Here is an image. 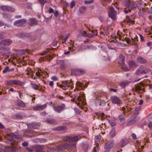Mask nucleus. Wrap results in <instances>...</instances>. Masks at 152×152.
I'll return each mask as SVG.
<instances>
[{"instance_id":"f257e3e1","label":"nucleus","mask_w":152,"mask_h":152,"mask_svg":"<svg viewBox=\"0 0 152 152\" xmlns=\"http://www.w3.org/2000/svg\"><path fill=\"white\" fill-rule=\"evenodd\" d=\"M85 98L84 93L81 92L77 98V101L76 102L77 105L82 109L83 108V106L85 105L86 104Z\"/></svg>"},{"instance_id":"f03ea898","label":"nucleus","mask_w":152,"mask_h":152,"mask_svg":"<svg viewBox=\"0 0 152 152\" xmlns=\"http://www.w3.org/2000/svg\"><path fill=\"white\" fill-rule=\"evenodd\" d=\"M56 84L57 86L62 88L63 90H66L69 87L72 88L73 83L71 81L68 80L62 82L61 84L57 83Z\"/></svg>"},{"instance_id":"7ed1b4c3","label":"nucleus","mask_w":152,"mask_h":152,"mask_svg":"<svg viewBox=\"0 0 152 152\" xmlns=\"http://www.w3.org/2000/svg\"><path fill=\"white\" fill-rule=\"evenodd\" d=\"M118 63L120 65L121 68L125 71H128L129 69L124 64V57L122 54H120L118 59Z\"/></svg>"},{"instance_id":"20e7f679","label":"nucleus","mask_w":152,"mask_h":152,"mask_svg":"<svg viewBox=\"0 0 152 152\" xmlns=\"http://www.w3.org/2000/svg\"><path fill=\"white\" fill-rule=\"evenodd\" d=\"M126 7L131 12L132 10H134L136 8L137 5L133 1L128 0L126 3Z\"/></svg>"},{"instance_id":"39448f33","label":"nucleus","mask_w":152,"mask_h":152,"mask_svg":"<svg viewBox=\"0 0 152 152\" xmlns=\"http://www.w3.org/2000/svg\"><path fill=\"white\" fill-rule=\"evenodd\" d=\"M64 148L70 149L72 148L70 150V152H76L75 148H76V143L69 144L65 143L63 144Z\"/></svg>"},{"instance_id":"423d86ee","label":"nucleus","mask_w":152,"mask_h":152,"mask_svg":"<svg viewBox=\"0 0 152 152\" xmlns=\"http://www.w3.org/2000/svg\"><path fill=\"white\" fill-rule=\"evenodd\" d=\"M40 124L39 123H32L31 124H28L27 126L28 130V132L29 133H33V132L30 130V129L31 128L36 129L39 128L40 126Z\"/></svg>"},{"instance_id":"0eeeda50","label":"nucleus","mask_w":152,"mask_h":152,"mask_svg":"<svg viewBox=\"0 0 152 152\" xmlns=\"http://www.w3.org/2000/svg\"><path fill=\"white\" fill-rule=\"evenodd\" d=\"M85 71L83 69H76L71 71V74L72 75H80L84 74Z\"/></svg>"},{"instance_id":"6e6552de","label":"nucleus","mask_w":152,"mask_h":152,"mask_svg":"<svg viewBox=\"0 0 152 152\" xmlns=\"http://www.w3.org/2000/svg\"><path fill=\"white\" fill-rule=\"evenodd\" d=\"M79 138L78 136H75L74 137H71L69 136H66L64 137V140L65 141H68L70 143L73 142H76L77 141Z\"/></svg>"},{"instance_id":"1a4fd4ad","label":"nucleus","mask_w":152,"mask_h":152,"mask_svg":"<svg viewBox=\"0 0 152 152\" xmlns=\"http://www.w3.org/2000/svg\"><path fill=\"white\" fill-rule=\"evenodd\" d=\"M137 38V37L135 35L134 37H132L131 40L127 38H125V40L127 44H131L134 45L137 44V42L138 41Z\"/></svg>"},{"instance_id":"9d476101","label":"nucleus","mask_w":152,"mask_h":152,"mask_svg":"<svg viewBox=\"0 0 152 152\" xmlns=\"http://www.w3.org/2000/svg\"><path fill=\"white\" fill-rule=\"evenodd\" d=\"M111 101L114 104H116L120 105L122 104L120 99L116 96H113L110 97Z\"/></svg>"},{"instance_id":"9b49d317","label":"nucleus","mask_w":152,"mask_h":152,"mask_svg":"<svg viewBox=\"0 0 152 152\" xmlns=\"http://www.w3.org/2000/svg\"><path fill=\"white\" fill-rule=\"evenodd\" d=\"M88 84V83L84 84V83H81L80 82L77 81L76 83V88L79 90L83 89L87 87Z\"/></svg>"},{"instance_id":"f8f14e48","label":"nucleus","mask_w":152,"mask_h":152,"mask_svg":"<svg viewBox=\"0 0 152 152\" xmlns=\"http://www.w3.org/2000/svg\"><path fill=\"white\" fill-rule=\"evenodd\" d=\"M116 13L114 8L112 7H109L108 14L109 17L113 19L115 18V16Z\"/></svg>"},{"instance_id":"ddd939ff","label":"nucleus","mask_w":152,"mask_h":152,"mask_svg":"<svg viewBox=\"0 0 152 152\" xmlns=\"http://www.w3.org/2000/svg\"><path fill=\"white\" fill-rule=\"evenodd\" d=\"M26 22V20L25 19H20L15 21L14 23V25L17 27L22 26Z\"/></svg>"},{"instance_id":"4468645a","label":"nucleus","mask_w":152,"mask_h":152,"mask_svg":"<svg viewBox=\"0 0 152 152\" xmlns=\"http://www.w3.org/2000/svg\"><path fill=\"white\" fill-rule=\"evenodd\" d=\"M99 114V117H100L101 120H103L105 118H107V119L108 120L109 123L112 126H115L116 125L115 123V122L108 120V119L107 118V116L105 115L104 113H100Z\"/></svg>"},{"instance_id":"2eb2a0df","label":"nucleus","mask_w":152,"mask_h":152,"mask_svg":"<svg viewBox=\"0 0 152 152\" xmlns=\"http://www.w3.org/2000/svg\"><path fill=\"white\" fill-rule=\"evenodd\" d=\"M65 105L62 104L58 106H54L53 107V109L54 110L58 113H60L65 108Z\"/></svg>"},{"instance_id":"dca6fc26","label":"nucleus","mask_w":152,"mask_h":152,"mask_svg":"<svg viewBox=\"0 0 152 152\" xmlns=\"http://www.w3.org/2000/svg\"><path fill=\"white\" fill-rule=\"evenodd\" d=\"M139 119H138L136 116H133L126 124V125L127 126H129L134 124L138 121Z\"/></svg>"},{"instance_id":"f3484780","label":"nucleus","mask_w":152,"mask_h":152,"mask_svg":"<svg viewBox=\"0 0 152 152\" xmlns=\"http://www.w3.org/2000/svg\"><path fill=\"white\" fill-rule=\"evenodd\" d=\"M15 150L14 147L6 146L4 149L0 148V152H15Z\"/></svg>"},{"instance_id":"a211bd4d","label":"nucleus","mask_w":152,"mask_h":152,"mask_svg":"<svg viewBox=\"0 0 152 152\" xmlns=\"http://www.w3.org/2000/svg\"><path fill=\"white\" fill-rule=\"evenodd\" d=\"M45 73L47 74V73H46L43 70L40 69L38 70L36 72L35 74L36 76L39 78L42 77L44 78L45 76Z\"/></svg>"},{"instance_id":"6ab92c4d","label":"nucleus","mask_w":152,"mask_h":152,"mask_svg":"<svg viewBox=\"0 0 152 152\" xmlns=\"http://www.w3.org/2000/svg\"><path fill=\"white\" fill-rule=\"evenodd\" d=\"M47 107L46 104L41 105H37L33 107V110L35 111H40L45 109Z\"/></svg>"},{"instance_id":"aec40b11","label":"nucleus","mask_w":152,"mask_h":152,"mask_svg":"<svg viewBox=\"0 0 152 152\" xmlns=\"http://www.w3.org/2000/svg\"><path fill=\"white\" fill-rule=\"evenodd\" d=\"M1 9L3 11H8L11 12H14L15 10L14 8L10 7L5 6H2L0 7Z\"/></svg>"},{"instance_id":"412c9836","label":"nucleus","mask_w":152,"mask_h":152,"mask_svg":"<svg viewBox=\"0 0 152 152\" xmlns=\"http://www.w3.org/2000/svg\"><path fill=\"white\" fill-rule=\"evenodd\" d=\"M7 85H20L21 83L19 80H10L7 82Z\"/></svg>"},{"instance_id":"4be33fe9","label":"nucleus","mask_w":152,"mask_h":152,"mask_svg":"<svg viewBox=\"0 0 152 152\" xmlns=\"http://www.w3.org/2000/svg\"><path fill=\"white\" fill-rule=\"evenodd\" d=\"M28 22L29 25L33 26L37 24L38 20L34 18H32L28 20Z\"/></svg>"},{"instance_id":"5701e85b","label":"nucleus","mask_w":152,"mask_h":152,"mask_svg":"<svg viewBox=\"0 0 152 152\" xmlns=\"http://www.w3.org/2000/svg\"><path fill=\"white\" fill-rule=\"evenodd\" d=\"M12 43L11 40L10 39L2 40L0 42V45H9Z\"/></svg>"},{"instance_id":"b1692460","label":"nucleus","mask_w":152,"mask_h":152,"mask_svg":"<svg viewBox=\"0 0 152 152\" xmlns=\"http://www.w3.org/2000/svg\"><path fill=\"white\" fill-rule=\"evenodd\" d=\"M114 145V142L112 141H109L105 144L104 148L106 149H109L113 147Z\"/></svg>"},{"instance_id":"393cba45","label":"nucleus","mask_w":152,"mask_h":152,"mask_svg":"<svg viewBox=\"0 0 152 152\" xmlns=\"http://www.w3.org/2000/svg\"><path fill=\"white\" fill-rule=\"evenodd\" d=\"M129 142V141L126 138L122 139L120 142V145L121 147H123Z\"/></svg>"},{"instance_id":"a878e982","label":"nucleus","mask_w":152,"mask_h":152,"mask_svg":"<svg viewBox=\"0 0 152 152\" xmlns=\"http://www.w3.org/2000/svg\"><path fill=\"white\" fill-rule=\"evenodd\" d=\"M128 64L129 67L131 69H134L136 67L137 65V64L133 61H130L128 62Z\"/></svg>"},{"instance_id":"bb28decb","label":"nucleus","mask_w":152,"mask_h":152,"mask_svg":"<svg viewBox=\"0 0 152 152\" xmlns=\"http://www.w3.org/2000/svg\"><path fill=\"white\" fill-rule=\"evenodd\" d=\"M17 35L18 37L20 38H24L26 37H30V34L28 33H20Z\"/></svg>"},{"instance_id":"cd10ccee","label":"nucleus","mask_w":152,"mask_h":152,"mask_svg":"<svg viewBox=\"0 0 152 152\" xmlns=\"http://www.w3.org/2000/svg\"><path fill=\"white\" fill-rule=\"evenodd\" d=\"M44 148V146L41 145H37L35 147L36 152H41Z\"/></svg>"},{"instance_id":"c85d7f7f","label":"nucleus","mask_w":152,"mask_h":152,"mask_svg":"<svg viewBox=\"0 0 152 152\" xmlns=\"http://www.w3.org/2000/svg\"><path fill=\"white\" fill-rule=\"evenodd\" d=\"M137 60L140 64H145L147 62V61L145 59L141 56L137 57Z\"/></svg>"},{"instance_id":"c756f323","label":"nucleus","mask_w":152,"mask_h":152,"mask_svg":"<svg viewBox=\"0 0 152 152\" xmlns=\"http://www.w3.org/2000/svg\"><path fill=\"white\" fill-rule=\"evenodd\" d=\"M67 65L66 63L64 61H61L60 63V69L62 70H64L66 67Z\"/></svg>"},{"instance_id":"7c9ffc66","label":"nucleus","mask_w":152,"mask_h":152,"mask_svg":"<svg viewBox=\"0 0 152 152\" xmlns=\"http://www.w3.org/2000/svg\"><path fill=\"white\" fill-rule=\"evenodd\" d=\"M135 74L137 75L143 74L141 66L139 67L136 70L135 72Z\"/></svg>"},{"instance_id":"2f4dec72","label":"nucleus","mask_w":152,"mask_h":152,"mask_svg":"<svg viewBox=\"0 0 152 152\" xmlns=\"http://www.w3.org/2000/svg\"><path fill=\"white\" fill-rule=\"evenodd\" d=\"M46 122L49 124H56V121L53 119L47 118L46 119Z\"/></svg>"},{"instance_id":"473e14b6","label":"nucleus","mask_w":152,"mask_h":152,"mask_svg":"<svg viewBox=\"0 0 152 152\" xmlns=\"http://www.w3.org/2000/svg\"><path fill=\"white\" fill-rule=\"evenodd\" d=\"M8 139L10 141H14V138H16V136L14 134V133H11L9 134V136H8Z\"/></svg>"},{"instance_id":"72a5a7b5","label":"nucleus","mask_w":152,"mask_h":152,"mask_svg":"<svg viewBox=\"0 0 152 152\" xmlns=\"http://www.w3.org/2000/svg\"><path fill=\"white\" fill-rule=\"evenodd\" d=\"M66 128L64 126H61L56 127L54 129L56 131H62L66 129Z\"/></svg>"},{"instance_id":"f704fd0d","label":"nucleus","mask_w":152,"mask_h":152,"mask_svg":"<svg viewBox=\"0 0 152 152\" xmlns=\"http://www.w3.org/2000/svg\"><path fill=\"white\" fill-rule=\"evenodd\" d=\"M143 74H146L150 71V69L146 67L141 66Z\"/></svg>"},{"instance_id":"c9c22d12","label":"nucleus","mask_w":152,"mask_h":152,"mask_svg":"<svg viewBox=\"0 0 152 152\" xmlns=\"http://www.w3.org/2000/svg\"><path fill=\"white\" fill-rule=\"evenodd\" d=\"M89 48V47L88 45H82L79 47L78 50L79 51H81L82 50H84L88 48Z\"/></svg>"},{"instance_id":"e433bc0d","label":"nucleus","mask_w":152,"mask_h":152,"mask_svg":"<svg viewBox=\"0 0 152 152\" xmlns=\"http://www.w3.org/2000/svg\"><path fill=\"white\" fill-rule=\"evenodd\" d=\"M3 18L7 19L8 20H11V15L8 13H4L3 14Z\"/></svg>"},{"instance_id":"4c0bfd02","label":"nucleus","mask_w":152,"mask_h":152,"mask_svg":"<svg viewBox=\"0 0 152 152\" xmlns=\"http://www.w3.org/2000/svg\"><path fill=\"white\" fill-rule=\"evenodd\" d=\"M101 137V136L100 135H98L95 136L94 138V140L96 144H98V143L100 142Z\"/></svg>"},{"instance_id":"58836bf2","label":"nucleus","mask_w":152,"mask_h":152,"mask_svg":"<svg viewBox=\"0 0 152 152\" xmlns=\"http://www.w3.org/2000/svg\"><path fill=\"white\" fill-rule=\"evenodd\" d=\"M115 131L114 129H112L110 133V135L111 137H113L115 135Z\"/></svg>"},{"instance_id":"ea45409f","label":"nucleus","mask_w":152,"mask_h":152,"mask_svg":"<svg viewBox=\"0 0 152 152\" xmlns=\"http://www.w3.org/2000/svg\"><path fill=\"white\" fill-rule=\"evenodd\" d=\"M128 83L129 82L127 81L122 82L120 83V85L121 87L124 88Z\"/></svg>"},{"instance_id":"a19ab883","label":"nucleus","mask_w":152,"mask_h":152,"mask_svg":"<svg viewBox=\"0 0 152 152\" xmlns=\"http://www.w3.org/2000/svg\"><path fill=\"white\" fill-rule=\"evenodd\" d=\"M118 119L122 123H124L125 120L124 118L123 117V115H120L118 116Z\"/></svg>"},{"instance_id":"79ce46f5","label":"nucleus","mask_w":152,"mask_h":152,"mask_svg":"<svg viewBox=\"0 0 152 152\" xmlns=\"http://www.w3.org/2000/svg\"><path fill=\"white\" fill-rule=\"evenodd\" d=\"M31 87L34 90H37L39 89V86L37 84L34 83H31Z\"/></svg>"},{"instance_id":"37998d69","label":"nucleus","mask_w":152,"mask_h":152,"mask_svg":"<svg viewBox=\"0 0 152 152\" xmlns=\"http://www.w3.org/2000/svg\"><path fill=\"white\" fill-rule=\"evenodd\" d=\"M80 33L84 37H86L87 35V33L85 31H80Z\"/></svg>"},{"instance_id":"c03bdc74","label":"nucleus","mask_w":152,"mask_h":152,"mask_svg":"<svg viewBox=\"0 0 152 152\" xmlns=\"http://www.w3.org/2000/svg\"><path fill=\"white\" fill-rule=\"evenodd\" d=\"M99 126L102 129H106L108 127L106 124L105 123H104V124L102 123L101 124H100L99 125Z\"/></svg>"},{"instance_id":"a18cd8bd","label":"nucleus","mask_w":152,"mask_h":152,"mask_svg":"<svg viewBox=\"0 0 152 152\" xmlns=\"http://www.w3.org/2000/svg\"><path fill=\"white\" fill-rule=\"evenodd\" d=\"M39 141L40 143H44L46 142L47 141V140L44 138H39Z\"/></svg>"},{"instance_id":"49530a36","label":"nucleus","mask_w":152,"mask_h":152,"mask_svg":"<svg viewBox=\"0 0 152 152\" xmlns=\"http://www.w3.org/2000/svg\"><path fill=\"white\" fill-rule=\"evenodd\" d=\"M99 149V147L97 145L94 146L92 150V152H97Z\"/></svg>"},{"instance_id":"de8ad7c7","label":"nucleus","mask_w":152,"mask_h":152,"mask_svg":"<svg viewBox=\"0 0 152 152\" xmlns=\"http://www.w3.org/2000/svg\"><path fill=\"white\" fill-rule=\"evenodd\" d=\"M97 35V34H95L94 33H93L92 34L88 33V34H87V35L86 36V37H88L90 38H92L94 36H96Z\"/></svg>"},{"instance_id":"09e8293b","label":"nucleus","mask_w":152,"mask_h":152,"mask_svg":"<svg viewBox=\"0 0 152 152\" xmlns=\"http://www.w3.org/2000/svg\"><path fill=\"white\" fill-rule=\"evenodd\" d=\"M86 8L85 7H81L79 9V11L81 13H83L86 10Z\"/></svg>"},{"instance_id":"8fccbe9b","label":"nucleus","mask_w":152,"mask_h":152,"mask_svg":"<svg viewBox=\"0 0 152 152\" xmlns=\"http://www.w3.org/2000/svg\"><path fill=\"white\" fill-rule=\"evenodd\" d=\"M135 89L137 91H140L142 90V88L139 86H135Z\"/></svg>"},{"instance_id":"3c124183","label":"nucleus","mask_w":152,"mask_h":152,"mask_svg":"<svg viewBox=\"0 0 152 152\" xmlns=\"http://www.w3.org/2000/svg\"><path fill=\"white\" fill-rule=\"evenodd\" d=\"M57 149L59 151H61L64 148L63 147V145H60L58 146L57 147Z\"/></svg>"},{"instance_id":"603ef678","label":"nucleus","mask_w":152,"mask_h":152,"mask_svg":"<svg viewBox=\"0 0 152 152\" xmlns=\"http://www.w3.org/2000/svg\"><path fill=\"white\" fill-rule=\"evenodd\" d=\"M39 1L42 5H43L45 3L47 2V1L45 0H39Z\"/></svg>"},{"instance_id":"864d4df0","label":"nucleus","mask_w":152,"mask_h":152,"mask_svg":"<svg viewBox=\"0 0 152 152\" xmlns=\"http://www.w3.org/2000/svg\"><path fill=\"white\" fill-rule=\"evenodd\" d=\"M94 2V0H91L89 1H85L84 3L86 4H90L93 3Z\"/></svg>"},{"instance_id":"5fc2aeb1","label":"nucleus","mask_w":152,"mask_h":152,"mask_svg":"<svg viewBox=\"0 0 152 152\" xmlns=\"http://www.w3.org/2000/svg\"><path fill=\"white\" fill-rule=\"evenodd\" d=\"M8 66H6L4 69L3 70L2 72L3 73H5L6 72H8Z\"/></svg>"},{"instance_id":"6e6d98bb","label":"nucleus","mask_w":152,"mask_h":152,"mask_svg":"<svg viewBox=\"0 0 152 152\" xmlns=\"http://www.w3.org/2000/svg\"><path fill=\"white\" fill-rule=\"evenodd\" d=\"M69 34H67L66 37L65 38H64V39H63L62 40V43H64L66 41L67 38L69 37Z\"/></svg>"},{"instance_id":"4d7b16f0","label":"nucleus","mask_w":152,"mask_h":152,"mask_svg":"<svg viewBox=\"0 0 152 152\" xmlns=\"http://www.w3.org/2000/svg\"><path fill=\"white\" fill-rule=\"evenodd\" d=\"M75 2L74 1H72L70 4V7L71 8H72L75 6Z\"/></svg>"},{"instance_id":"13d9d810","label":"nucleus","mask_w":152,"mask_h":152,"mask_svg":"<svg viewBox=\"0 0 152 152\" xmlns=\"http://www.w3.org/2000/svg\"><path fill=\"white\" fill-rule=\"evenodd\" d=\"M18 105L19 106L23 107L25 106V104L22 101L18 103Z\"/></svg>"},{"instance_id":"bf43d9fd","label":"nucleus","mask_w":152,"mask_h":152,"mask_svg":"<svg viewBox=\"0 0 152 152\" xmlns=\"http://www.w3.org/2000/svg\"><path fill=\"white\" fill-rule=\"evenodd\" d=\"M51 79L55 81H57L58 80V78L56 76H54L52 77L51 78Z\"/></svg>"},{"instance_id":"052dcab7","label":"nucleus","mask_w":152,"mask_h":152,"mask_svg":"<svg viewBox=\"0 0 152 152\" xmlns=\"http://www.w3.org/2000/svg\"><path fill=\"white\" fill-rule=\"evenodd\" d=\"M28 145V143L26 142H25L22 143V145L23 146L25 147L27 146Z\"/></svg>"},{"instance_id":"680f3d73","label":"nucleus","mask_w":152,"mask_h":152,"mask_svg":"<svg viewBox=\"0 0 152 152\" xmlns=\"http://www.w3.org/2000/svg\"><path fill=\"white\" fill-rule=\"evenodd\" d=\"M134 21L133 20L129 19L128 20L127 22L129 24H132L133 23Z\"/></svg>"},{"instance_id":"e2e57ef3","label":"nucleus","mask_w":152,"mask_h":152,"mask_svg":"<svg viewBox=\"0 0 152 152\" xmlns=\"http://www.w3.org/2000/svg\"><path fill=\"white\" fill-rule=\"evenodd\" d=\"M49 86L52 88L53 87V81H50L49 83Z\"/></svg>"},{"instance_id":"0e129e2a","label":"nucleus","mask_w":152,"mask_h":152,"mask_svg":"<svg viewBox=\"0 0 152 152\" xmlns=\"http://www.w3.org/2000/svg\"><path fill=\"white\" fill-rule=\"evenodd\" d=\"M148 126L149 128L152 129V122H150L148 125Z\"/></svg>"},{"instance_id":"69168bd1","label":"nucleus","mask_w":152,"mask_h":152,"mask_svg":"<svg viewBox=\"0 0 152 152\" xmlns=\"http://www.w3.org/2000/svg\"><path fill=\"white\" fill-rule=\"evenodd\" d=\"M49 13L50 14L53 13L54 12L52 8H50L48 11Z\"/></svg>"},{"instance_id":"338daca9","label":"nucleus","mask_w":152,"mask_h":152,"mask_svg":"<svg viewBox=\"0 0 152 152\" xmlns=\"http://www.w3.org/2000/svg\"><path fill=\"white\" fill-rule=\"evenodd\" d=\"M132 139L133 140H135L136 139V135L134 133H132Z\"/></svg>"},{"instance_id":"774afa93","label":"nucleus","mask_w":152,"mask_h":152,"mask_svg":"<svg viewBox=\"0 0 152 152\" xmlns=\"http://www.w3.org/2000/svg\"><path fill=\"white\" fill-rule=\"evenodd\" d=\"M26 149L29 152H32L33 151V149L28 147H27Z\"/></svg>"}]
</instances>
